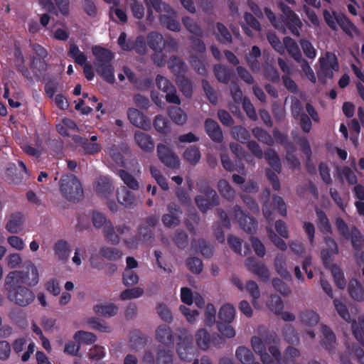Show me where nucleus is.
<instances>
[{
  "mask_svg": "<svg viewBox=\"0 0 364 364\" xmlns=\"http://www.w3.org/2000/svg\"><path fill=\"white\" fill-rule=\"evenodd\" d=\"M118 176L123 181L124 184L133 191H137L139 188L138 181L128 171L124 169H119L117 171Z\"/></svg>",
  "mask_w": 364,
  "mask_h": 364,
  "instance_id": "58836bf2",
  "label": "nucleus"
},
{
  "mask_svg": "<svg viewBox=\"0 0 364 364\" xmlns=\"http://www.w3.org/2000/svg\"><path fill=\"white\" fill-rule=\"evenodd\" d=\"M283 335L285 340L291 344H294L299 341V336L291 325H286L284 327Z\"/></svg>",
  "mask_w": 364,
  "mask_h": 364,
  "instance_id": "680f3d73",
  "label": "nucleus"
},
{
  "mask_svg": "<svg viewBox=\"0 0 364 364\" xmlns=\"http://www.w3.org/2000/svg\"><path fill=\"white\" fill-rule=\"evenodd\" d=\"M144 294V289L141 287H134L127 289L122 291L120 299L122 300H128L141 296Z\"/></svg>",
  "mask_w": 364,
  "mask_h": 364,
  "instance_id": "0e129e2a",
  "label": "nucleus"
},
{
  "mask_svg": "<svg viewBox=\"0 0 364 364\" xmlns=\"http://www.w3.org/2000/svg\"><path fill=\"white\" fill-rule=\"evenodd\" d=\"M213 71L217 80L224 84H228L234 74L231 69L220 64L215 65Z\"/></svg>",
  "mask_w": 364,
  "mask_h": 364,
  "instance_id": "c85d7f7f",
  "label": "nucleus"
},
{
  "mask_svg": "<svg viewBox=\"0 0 364 364\" xmlns=\"http://www.w3.org/2000/svg\"><path fill=\"white\" fill-rule=\"evenodd\" d=\"M203 90L209 100V102L213 105H216L218 103V95L215 90L210 85L208 80L206 79H203L202 82Z\"/></svg>",
  "mask_w": 364,
  "mask_h": 364,
  "instance_id": "5fc2aeb1",
  "label": "nucleus"
},
{
  "mask_svg": "<svg viewBox=\"0 0 364 364\" xmlns=\"http://www.w3.org/2000/svg\"><path fill=\"white\" fill-rule=\"evenodd\" d=\"M186 264L189 270L194 274H200L203 270V262L198 257L188 258Z\"/></svg>",
  "mask_w": 364,
  "mask_h": 364,
  "instance_id": "774afa93",
  "label": "nucleus"
},
{
  "mask_svg": "<svg viewBox=\"0 0 364 364\" xmlns=\"http://www.w3.org/2000/svg\"><path fill=\"white\" fill-rule=\"evenodd\" d=\"M286 257L283 254H279L274 259V266L277 272L279 275L284 278L291 277V274L287 271L286 267Z\"/></svg>",
  "mask_w": 364,
  "mask_h": 364,
  "instance_id": "3c124183",
  "label": "nucleus"
},
{
  "mask_svg": "<svg viewBox=\"0 0 364 364\" xmlns=\"http://www.w3.org/2000/svg\"><path fill=\"white\" fill-rule=\"evenodd\" d=\"M251 344L254 351L259 355L264 364H276L270 355L267 353V347L270 344V334L264 339L259 336H253L251 339Z\"/></svg>",
  "mask_w": 364,
  "mask_h": 364,
  "instance_id": "9b49d317",
  "label": "nucleus"
},
{
  "mask_svg": "<svg viewBox=\"0 0 364 364\" xmlns=\"http://www.w3.org/2000/svg\"><path fill=\"white\" fill-rule=\"evenodd\" d=\"M216 30L215 38L220 43L230 44L232 42L231 33L223 23L218 22L216 23Z\"/></svg>",
  "mask_w": 364,
  "mask_h": 364,
  "instance_id": "72a5a7b5",
  "label": "nucleus"
},
{
  "mask_svg": "<svg viewBox=\"0 0 364 364\" xmlns=\"http://www.w3.org/2000/svg\"><path fill=\"white\" fill-rule=\"evenodd\" d=\"M7 284L15 282L17 284H26L28 287H35L39 282V274L37 267L31 264L28 271H13L6 277Z\"/></svg>",
  "mask_w": 364,
  "mask_h": 364,
  "instance_id": "39448f33",
  "label": "nucleus"
},
{
  "mask_svg": "<svg viewBox=\"0 0 364 364\" xmlns=\"http://www.w3.org/2000/svg\"><path fill=\"white\" fill-rule=\"evenodd\" d=\"M335 18L337 23L348 36L353 38L354 36H360L358 28L346 15L335 16Z\"/></svg>",
  "mask_w": 364,
  "mask_h": 364,
  "instance_id": "6ab92c4d",
  "label": "nucleus"
},
{
  "mask_svg": "<svg viewBox=\"0 0 364 364\" xmlns=\"http://www.w3.org/2000/svg\"><path fill=\"white\" fill-rule=\"evenodd\" d=\"M331 272L336 283V285L339 289H344L346 285V281L345 279L343 273L341 268L336 265H333L331 269Z\"/></svg>",
  "mask_w": 364,
  "mask_h": 364,
  "instance_id": "e2e57ef3",
  "label": "nucleus"
},
{
  "mask_svg": "<svg viewBox=\"0 0 364 364\" xmlns=\"http://www.w3.org/2000/svg\"><path fill=\"white\" fill-rule=\"evenodd\" d=\"M59 185L61 194L68 201L78 202L83 198L84 193L82 184L73 174L62 176Z\"/></svg>",
  "mask_w": 364,
  "mask_h": 364,
  "instance_id": "7ed1b4c3",
  "label": "nucleus"
},
{
  "mask_svg": "<svg viewBox=\"0 0 364 364\" xmlns=\"http://www.w3.org/2000/svg\"><path fill=\"white\" fill-rule=\"evenodd\" d=\"M100 254L104 258L109 261H117L122 257V252L115 247H102L100 250Z\"/></svg>",
  "mask_w": 364,
  "mask_h": 364,
  "instance_id": "c03bdc74",
  "label": "nucleus"
},
{
  "mask_svg": "<svg viewBox=\"0 0 364 364\" xmlns=\"http://www.w3.org/2000/svg\"><path fill=\"white\" fill-rule=\"evenodd\" d=\"M88 324L92 329L97 330L103 333H109L111 331V328L106 325L105 321H102L97 317H92L88 319Z\"/></svg>",
  "mask_w": 364,
  "mask_h": 364,
  "instance_id": "13d9d810",
  "label": "nucleus"
},
{
  "mask_svg": "<svg viewBox=\"0 0 364 364\" xmlns=\"http://www.w3.org/2000/svg\"><path fill=\"white\" fill-rule=\"evenodd\" d=\"M351 244L354 250H360L364 246V238L360 231L355 227L353 226L350 230Z\"/></svg>",
  "mask_w": 364,
  "mask_h": 364,
  "instance_id": "09e8293b",
  "label": "nucleus"
},
{
  "mask_svg": "<svg viewBox=\"0 0 364 364\" xmlns=\"http://www.w3.org/2000/svg\"><path fill=\"white\" fill-rule=\"evenodd\" d=\"M316 226L321 234L324 235L332 234V226L326 213L319 208H316Z\"/></svg>",
  "mask_w": 364,
  "mask_h": 364,
  "instance_id": "aec40b11",
  "label": "nucleus"
},
{
  "mask_svg": "<svg viewBox=\"0 0 364 364\" xmlns=\"http://www.w3.org/2000/svg\"><path fill=\"white\" fill-rule=\"evenodd\" d=\"M211 336L204 328L199 329L196 334V343L198 348L203 350H206L210 345Z\"/></svg>",
  "mask_w": 364,
  "mask_h": 364,
  "instance_id": "4c0bfd02",
  "label": "nucleus"
},
{
  "mask_svg": "<svg viewBox=\"0 0 364 364\" xmlns=\"http://www.w3.org/2000/svg\"><path fill=\"white\" fill-rule=\"evenodd\" d=\"M96 314L104 317H112L115 316L118 311V307L113 303L107 304H96L93 307Z\"/></svg>",
  "mask_w": 364,
  "mask_h": 364,
  "instance_id": "7c9ffc66",
  "label": "nucleus"
},
{
  "mask_svg": "<svg viewBox=\"0 0 364 364\" xmlns=\"http://www.w3.org/2000/svg\"><path fill=\"white\" fill-rule=\"evenodd\" d=\"M92 221L95 228H103V234L106 240L112 245H118L120 237L115 233L114 227L106 216L98 211H94L92 215Z\"/></svg>",
  "mask_w": 364,
  "mask_h": 364,
  "instance_id": "423d86ee",
  "label": "nucleus"
},
{
  "mask_svg": "<svg viewBox=\"0 0 364 364\" xmlns=\"http://www.w3.org/2000/svg\"><path fill=\"white\" fill-rule=\"evenodd\" d=\"M303 109L304 108L301 101L296 97H293L291 102V112L292 117L296 120L299 119L300 116L305 114Z\"/></svg>",
  "mask_w": 364,
  "mask_h": 364,
  "instance_id": "338daca9",
  "label": "nucleus"
},
{
  "mask_svg": "<svg viewBox=\"0 0 364 364\" xmlns=\"http://www.w3.org/2000/svg\"><path fill=\"white\" fill-rule=\"evenodd\" d=\"M134 139L139 147L144 152L150 153L154 150V141L152 137L145 132L136 131Z\"/></svg>",
  "mask_w": 364,
  "mask_h": 364,
  "instance_id": "f3484780",
  "label": "nucleus"
},
{
  "mask_svg": "<svg viewBox=\"0 0 364 364\" xmlns=\"http://www.w3.org/2000/svg\"><path fill=\"white\" fill-rule=\"evenodd\" d=\"M279 339L274 333H270V344L268 345V350L272 356L273 360L279 361L281 359V353L279 348Z\"/></svg>",
  "mask_w": 364,
  "mask_h": 364,
  "instance_id": "603ef678",
  "label": "nucleus"
},
{
  "mask_svg": "<svg viewBox=\"0 0 364 364\" xmlns=\"http://www.w3.org/2000/svg\"><path fill=\"white\" fill-rule=\"evenodd\" d=\"M219 193L224 198L231 200L234 198L235 191L231 185L225 179H220L218 183Z\"/></svg>",
  "mask_w": 364,
  "mask_h": 364,
  "instance_id": "37998d69",
  "label": "nucleus"
},
{
  "mask_svg": "<svg viewBox=\"0 0 364 364\" xmlns=\"http://www.w3.org/2000/svg\"><path fill=\"white\" fill-rule=\"evenodd\" d=\"M235 309L230 304L221 306L218 313L219 322L230 323L235 318Z\"/></svg>",
  "mask_w": 364,
  "mask_h": 364,
  "instance_id": "f704fd0d",
  "label": "nucleus"
},
{
  "mask_svg": "<svg viewBox=\"0 0 364 364\" xmlns=\"http://www.w3.org/2000/svg\"><path fill=\"white\" fill-rule=\"evenodd\" d=\"M147 6V21L149 22L153 21L154 17L151 9H154L160 15L163 12L168 14H174V10L168 4L162 1L161 0H145Z\"/></svg>",
  "mask_w": 364,
  "mask_h": 364,
  "instance_id": "ddd939ff",
  "label": "nucleus"
},
{
  "mask_svg": "<svg viewBox=\"0 0 364 364\" xmlns=\"http://www.w3.org/2000/svg\"><path fill=\"white\" fill-rule=\"evenodd\" d=\"M173 240L176 246L180 249H184L188 245V235L183 230H177L175 232Z\"/></svg>",
  "mask_w": 364,
  "mask_h": 364,
  "instance_id": "bf43d9fd",
  "label": "nucleus"
},
{
  "mask_svg": "<svg viewBox=\"0 0 364 364\" xmlns=\"http://www.w3.org/2000/svg\"><path fill=\"white\" fill-rule=\"evenodd\" d=\"M182 22L186 28L191 33L201 38L203 36V31L201 27L193 18L189 16L182 18Z\"/></svg>",
  "mask_w": 364,
  "mask_h": 364,
  "instance_id": "ea45409f",
  "label": "nucleus"
},
{
  "mask_svg": "<svg viewBox=\"0 0 364 364\" xmlns=\"http://www.w3.org/2000/svg\"><path fill=\"white\" fill-rule=\"evenodd\" d=\"M92 51L95 58V65L97 74L108 83L113 84L115 78L111 62L114 58V54L110 50L100 46H93Z\"/></svg>",
  "mask_w": 364,
  "mask_h": 364,
  "instance_id": "f257e3e1",
  "label": "nucleus"
},
{
  "mask_svg": "<svg viewBox=\"0 0 364 364\" xmlns=\"http://www.w3.org/2000/svg\"><path fill=\"white\" fill-rule=\"evenodd\" d=\"M323 338L321 345L329 353L334 350L336 343V335L333 331L327 326H322Z\"/></svg>",
  "mask_w": 364,
  "mask_h": 364,
  "instance_id": "5701e85b",
  "label": "nucleus"
},
{
  "mask_svg": "<svg viewBox=\"0 0 364 364\" xmlns=\"http://www.w3.org/2000/svg\"><path fill=\"white\" fill-rule=\"evenodd\" d=\"M183 158L191 165H196L201 158L199 148L196 145L190 146L185 150L183 153Z\"/></svg>",
  "mask_w": 364,
  "mask_h": 364,
  "instance_id": "e433bc0d",
  "label": "nucleus"
},
{
  "mask_svg": "<svg viewBox=\"0 0 364 364\" xmlns=\"http://www.w3.org/2000/svg\"><path fill=\"white\" fill-rule=\"evenodd\" d=\"M156 339L163 347L173 348L174 343L173 333L166 324H161L156 330Z\"/></svg>",
  "mask_w": 364,
  "mask_h": 364,
  "instance_id": "2eb2a0df",
  "label": "nucleus"
},
{
  "mask_svg": "<svg viewBox=\"0 0 364 364\" xmlns=\"http://www.w3.org/2000/svg\"><path fill=\"white\" fill-rule=\"evenodd\" d=\"M80 145L85 154H88L94 155L100 152L101 150V145L100 144L92 143L85 138H81Z\"/></svg>",
  "mask_w": 364,
  "mask_h": 364,
  "instance_id": "4d7b16f0",
  "label": "nucleus"
},
{
  "mask_svg": "<svg viewBox=\"0 0 364 364\" xmlns=\"http://www.w3.org/2000/svg\"><path fill=\"white\" fill-rule=\"evenodd\" d=\"M267 306L268 309L277 315H279L284 308V304L282 299L275 294L270 295Z\"/></svg>",
  "mask_w": 364,
  "mask_h": 364,
  "instance_id": "de8ad7c7",
  "label": "nucleus"
},
{
  "mask_svg": "<svg viewBox=\"0 0 364 364\" xmlns=\"http://www.w3.org/2000/svg\"><path fill=\"white\" fill-rule=\"evenodd\" d=\"M157 154L160 161L167 167L176 168L180 166L178 157L163 144L157 145Z\"/></svg>",
  "mask_w": 364,
  "mask_h": 364,
  "instance_id": "f8f14e48",
  "label": "nucleus"
},
{
  "mask_svg": "<svg viewBox=\"0 0 364 364\" xmlns=\"http://www.w3.org/2000/svg\"><path fill=\"white\" fill-rule=\"evenodd\" d=\"M235 356L242 364H252L253 363L254 355L252 351L245 346L237 348Z\"/></svg>",
  "mask_w": 364,
  "mask_h": 364,
  "instance_id": "49530a36",
  "label": "nucleus"
},
{
  "mask_svg": "<svg viewBox=\"0 0 364 364\" xmlns=\"http://www.w3.org/2000/svg\"><path fill=\"white\" fill-rule=\"evenodd\" d=\"M4 289L7 291L8 299L21 307H26L32 304L36 298L34 292L28 287L13 282L7 284L4 281Z\"/></svg>",
  "mask_w": 364,
  "mask_h": 364,
  "instance_id": "f03ea898",
  "label": "nucleus"
},
{
  "mask_svg": "<svg viewBox=\"0 0 364 364\" xmlns=\"http://www.w3.org/2000/svg\"><path fill=\"white\" fill-rule=\"evenodd\" d=\"M264 159L271 168L278 173L282 171V163L278 154L273 149L268 148L264 152Z\"/></svg>",
  "mask_w": 364,
  "mask_h": 364,
  "instance_id": "a878e982",
  "label": "nucleus"
},
{
  "mask_svg": "<svg viewBox=\"0 0 364 364\" xmlns=\"http://www.w3.org/2000/svg\"><path fill=\"white\" fill-rule=\"evenodd\" d=\"M348 293L352 299L358 301L364 300V289L357 279H351L348 284Z\"/></svg>",
  "mask_w": 364,
  "mask_h": 364,
  "instance_id": "2f4dec72",
  "label": "nucleus"
},
{
  "mask_svg": "<svg viewBox=\"0 0 364 364\" xmlns=\"http://www.w3.org/2000/svg\"><path fill=\"white\" fill-rule=\"evenodd\" d=\"M167 63L168 69L175 75L183 74L187 70L186 64L181 58L176 55H173L170 57Z\"/></svg>",
  "mask_w": 364,
  "mask_h": 364,
  "instance_id": "cd10ccee",
  "label": "nucleus"
},
{
  "mask_svg": "<svg viewBox=\"0 0 364 364\" xmlns=\"http://www.w3.org/2000/svg\"><path fill=\"white\" fill-rule=\"evenodd\" d=\"M300 319L305 325L308 326H314L318 323L320 317L314 311L306 310L301 313Z\"/></svg>",
  "mask_w": 364,
  "mask_h": 364,
  "instance_id": "a18cd8bd",
  "label": "nucleus"
},
{
  "mask_svg": "<svg viewBox=\"0 0 364 364\" xmlns=\"http://www.w3.org/2000/svg\"><path fill=\"white\" fill-rule=\"evenodd\" d=\"M235 217L238 220L240 227L247 233L250 235H254L256 233L258 223L257 220L250 216L249 214H246L245 211L242 210V208L236 205L234 207Z\"/></svg>",
  "mask_w": 364,
  "mask_h": 364,
  "instance_id": "9d476101",
  "label": "nucleus"
},
{
  "mask_svg": "<svg viewBox=\"0 0 364 364\" xmlns=\"http://www.w3.org/2000/svg\"><path fill=\"white\" fill-rule=\"evenodd\" d=\"M176 13L174 14H161L159 21L162 26H165L170 31H179L181 29L180 23L175 18Z\"/></svg>",
  "mask_w": 364,
  "mask_h": 364,
  "instance_id": "c9c22d12",
  "label": "nucleus"
},
{
  "mask_svg": "<svg viewBox=\"0 0 364 364\" xmlns=\"http://www.w3.org/2000/svg\"><path fill=\"white\" fill-rule=\"evenodd\" d=\"M281 21L282 22L284 29H280L279 31H284V32L286 28H287L293 36L296 37H299L300 36L299 31L302 26V23L299 19V16H297V14L289 18H287L283 20H281Z\"/></svg>",
  "mask_w": 364,
  "mask_h": 364,
  "instance_id": "4be33fe9",
  "label": "nucleus"
},
{
  "mask_svg": "<svg viewBox=\"0 0 364 364\" xmlns=\"http://www.w3.org/2000/svg\"><path fill=\"white\" fill-rule=\"evenodd\" d=\"M153 124L159 133L166 134L169 131L168 119L161 114L155 117Z\"/></svg>",
  "mask_w": 364,
  "mask_h": 364,
  "instance_id": "864d4df0",
  "label": "nucleus"
},
{
  "mask_svg": "<svg viewBox=\"0 0 364 364\" xmlns=\"http://www.w3.org/2000/svg\"><path fill=\"white\" fill-rule=\"evenodd\" d=\"M339 70V63L336 55L331 52H326L324 57L319 58V70L317 75L321 82H326V79L333 77V71Z\"/></svg>",
  "mask_w": 364,
  "mask_h": 364,
  "instance_id": "6e6552de",
  "label": "nucleus"
},
{
  "mask_svg": "<svg viewBox=\"0 0 364 364\" xmlns=\"http://www.w3.org/2000/svg\"><path fill=\"white\" fill-rule=\"evenodd\" d=\"M172 348L163 347L159 345L156 348L157 364H173V353Z\"/></svg>",
  "mask_w": 364,
  "mask_h": 364,
  "instance_id": "c756f323",
  "label": "nucleus"
},
{
  "mask_svg": "<svg viewBox=\"0 0 364 364\" xmlns=\"http://www.w3.org/2000/svg\"><path fill=\"white\" fill-rule=\"evenodd\" d=\"M117 201L127 209H134L137 205V200L133 192L126 186H122L117 193Z\"/></svg>",
  "mask_w": 364,
  "mask_h": 364,
  "instance_id": "dca6fc26",
  "label": "nucleus"
},
{
  "mask_svg": "<svg viewBox=\"0 0 364 364\" xmlns=\"http://www.w3.org/2000/svg\"><path fill=\"white\" fill-rule=\"evenodd\" d=\"M130 9L135 18L142 19L144 18V6L141 2L138 0H132L130 2Z\"/></svg>",
  "mask_w": 364,
  "mask_h": 364,
  "instance_id": "69168bd1",
  "label": "nucleus"
},
{
  "mask_svg": "<svg viewBox=\"0 0 364 364\" xmlns=\"http://www.w3.org/2000/svg\"><path fill=\"white\" fill-rule=\"evenodd\" d=\"M139 240L143 242L150 244L153 242V234L151 229L144 225H139L137 228Z\"/></svg>",
  "mask_w": 364,
  "mask_h": 364,
  "instance_id": "052dcab7",
  "label": "nucleus"
},
{
  "mask_svg": "<svg viewBox=\"0 0 364 364\" xmlns=\"http://www.w3.org/2000/svg\"><path fill=\"white\" fill-rule=\"evenodd\" d=\"M168 115L172 121L178 125H183L187 120L186 114L178 107H171L169 108Z\"/></svg>",
  "mask_w": 364,
  "mask_h": 364,
  "instance_id": "79ce46f5",
  "label": "nucleus"
},
{
  "mask_svg": "<svg viewBox=\"0 0 364 364\" xmlns=\"http://www.w3.org/2000/svg\"><path fill=\"white\" fill-rule=\"evenodd\" d=\"M283 43L289 55L292 57L295 61L300 63L302 57L300 49L296 41L291 37L286 36L283 39Z\"/></svg>",
  "mask_w": 364,
  "mask_h": 364,
  "instance_id": "bb28decb",
  "label": "nucleus"
},
{
  "mask_svg": "<svg viewBox=\"0 0 364 364\" xmlns=\"http://www.w3.org/2000/svg\"><path fill=\"white\" fill-rule=\"evenodd\" d=\"M252 134L256 139L264 144L269 146L274 144V139L271 134L260 127L254 128L252 129Z\"/></svg>",
  "mask_w": 364,
  "mask_h": 364,
  "instance_id": "8fccbe9b",
  "label": "nucleus"
},
{
  "mask_svg": "<svg viewBox=\"0 0 364 364\" xmlns=\"http://www.w3.org/2000/svg\"><path fill=\"white\" fill-rule=\"evenodd\" d=\"M53 250L58 259L63 262L68 260L71 253L69 244L65 240H58L54 245Z\"/></svg>",
  "mask_w": 364,
  "mask_h": 364,
  "instance_id": "b1692460",
  "label": "nucleus"
},
{
  "mask_svg": "<svg viewBox=\"0 0 364 364\" xmlns=\"http://www.w3.org/2000/svg\"><path fill=\"white\" fill-rule=\"evenodd\" d=\"M277 210L278 213L282 216L287 215V205L284 199L281 196L277 195H273L272 203L266 202L262 206V213L264 217L269 223H272L274 219L273 215V210Z\"/></svg>",
  "mask_w": 364,
  "mask_h": 364,
  "instance_id": "1a4fd4ad",
  "label": "nucleus"
},
{
  "mask_svg": "<svg viewBox=\"0 0 364 364\" xmlns=\"http://www.w3.org/2000/svg\"><path fill=\"white\" fill-rule=\"evenodd\" d=\"M147 44L154 51H162L166 46V41L161 33L153 31L147 36Z\"/></svg>",
  "mask_w": 364,
  "mask_h": 364,
  "instance_id": "393cba45",
  "label": "nucleus"
},
{
  "mask_svg": "<svg viewBox=\"0 0 364 364\" xmlns=\"http://www.w3.org/2000/svg\"><path fill=\"white\" fill-rule=\"evenodd\" d=\"M94 188L98 196L108 198L113 191V186L106 177H100L94 184Z\"/></svg>",
  "mask_w": 364,
  "mask_h": 364,
  "instance_id": "412c9836",
  "label": "nucleus"
},
{
  "mask_svg": "<svg viewBox=\"0 0 364 364\" xmlns=\"http://www.w3.org/2000/svg\"><path fill=\"white\" fill-rule=\"evenodd\" d=\"M198 188L200 195L195 198V203L203 213L219 205L220 199L216 191L208 183H198Z\"/></svg>",
  "mask_w": 364,
  "mask_h": 364,
  "instance_id": "20e7f679",
  "label": "nucleus"
},
{
  "mask_svg": "<svg viewBox=\"0 0 364 364\" xmlns=\"http://www.w3.org/2000/svg\"><path fill=\"white\" fill-rule=\"evenodd\" d=\"M73 338L78 343L92 345L96 341L97 336L91 332L78 331L74 334Z\"/></svg>",
  "mask_w": 364,
  "mask_h": 364,
  "instance_id": "a19ab883",
  "label": "nucleus"
},
{
  "mask_svg": "<svg viewBox=\"0 0 364 364\" xmlns=\"http://www.w3.org/2000/svg\"><path fill=\"white\" fill-rule=\"evenodd\" d=\"M176 351L181 360L190 362L193 360L192 364H198L196 356V349L193 346V338L186 333H181L177 337Z\"/></svg>",
  "mask_w": 364,
  "mask_h": 364,
  "instance_id": "0eeeda50",
  "label": "nucleus"
},
{
  "mask_svg": "<svg viewBox=\"0 0 364 364\" xmlns=\"http://www.w3.org/2000/svg\"><path fill=\"white\" fill-rule=\"evenodd\" d=\"M204 125L205 132L212 141L216 143L222 142L223 139V134L216 121L210 118L206 119Z\"/></svg>",
  "mask_w": 364,
  "mask_h": 364,
  "instance_id": "a211bd4d",
  "label": "nucleus"
},
{
  "mask_svg": "<svg viewBox=\"0 0 364 364\" xmlns=\"http://www.w3.org/2000/svg\"><path fill=\"white\" fill-rule=\"evenodd\" d=\"M292 137L294 141L300 146L301 151L309 159L311 156L312 151L310 146V144L306 136H294V133H291Z\"/></svg>",
  "mask_w": 364,
  "mask_h": 364,
  "instance_id": "6e6d98bb",
  "label": "nucleus"
},
{
  "mask_svg": "<svg viewBox=\"0 0 364 364\" xmlns=\"http://www.w3.org/2000/svg\"><path fill=\"white\" fill-rule=\"evenodd\" d=\"M23 218L22 213L19 212L13 213L6 223V230L11 233H18L22 229Z\"/></svg>",
  "mask_w": 364,
  "mask_h": 364,
  "instance_id": "473e14b6",
  "label": "nucleus"
},
{
  "mask_svg": "<svg viewBox=\"0 0 364 364\" xmlns=\"http://www.w3.org/2000/svg\"><path fill=\"white\" fill-rule=\"evenodd\" d=\"M127 117L132 124L144 130L151 129L150 119L141 112L135 108H129L127 111Z\"/></svg>",
  "mask_w": 364,
  "mask_h": 364,
  "instance_id": "4468645a",
  "label": "nucleus"
}]
</instances>
